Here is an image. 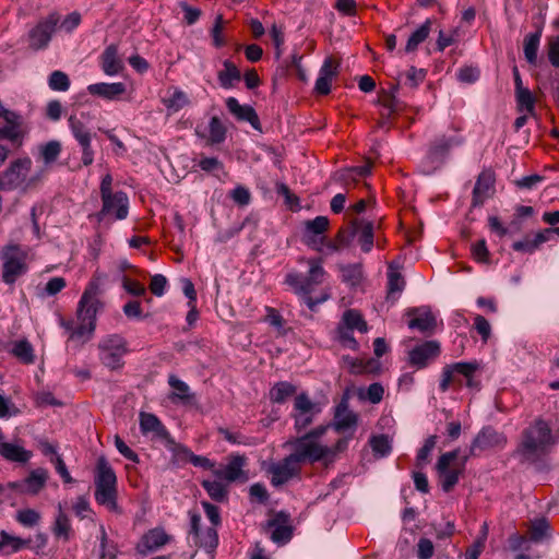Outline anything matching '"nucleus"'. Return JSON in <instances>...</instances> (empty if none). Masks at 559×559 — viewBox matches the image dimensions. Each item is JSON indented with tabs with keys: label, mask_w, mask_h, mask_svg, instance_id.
<instances>
[{
	"label": "nucleus",
	"mask_w": 559,
	"mask_h": 559,
	"mask_svg": "<svg viewBox=\"0 0 559 559\" xmlns=\"http://www.w3.org/2000/svg\"><path fill=\"white\" fill-rule=\"evenodd\" d=\"M99 294L98 282L92 280L83 292L78 305V324L74 325L71 319L60 318V325L69 333V341L84 344L93 337L96 329V316L104 306Z\"/></svg>",
	"instance_id": "obj_1"
},
{
	"label": "nucleus",
	"mask_w": 559,
	"mask_h": 559,
	"mask_svg": "<svg viewBox=\"0 0 559 559\" xmlns=\"http://www.w3.org/2000/svg\"><path fill=\"white\" fill-rule=\"evenodd\" d=\"M306 262L309 266L307 275L290 272L286 275L285 283L289 285L296 294L302 296L308 308L313 311L318 305L330 298V293L322 290L318 298L311 296L314 287L324 282L326 272L322 266L323 261L320 258L307 259Z\"/></svg>",
	"instance_id": "obj_2"
},
{
	"label": "nucleus",
	"mask_w": 559,
	"mask_h": 559,
	"mask_svg": "<svg viewBox=\"0 0 559 559\" xmlns=\"http://www.w3.org/2000/svg\"><path fill=\"white\" fill-rule=\"evenodd\" d=\"M112 176L108 173L103 176L99 185L102 209L95 213V219L102 223L105 218L122 221L129 214V198L126 192L112 190Z\"/></svg>",
	"instance_id": "obj_3"
},
{
	"label": "nucleus",
	"mask_w": 559,
	"mask_h": 559,
	"mask_svg": "<svg viewBox=\"0 0 559 559\" xmlns=\"http://www.w3.org/2000/svg\"><path fill=\"white\" fill-rule=\"evenodd\" d=\"M549 424L543 418H536L522 431L518 452L526 460H536L552 443Z\"/></svg>",
	"instance_id": "obj_4"
},
{
	"label": "nucleus",
	"mask_w": 559,
	"mask_h": 559,
	"mask_svg": "<svg viewBox=\"0 0 559 559\" xmlns=\"http://www.w3.org/2000/svg\"><path fill=\"white\" fill-rule=\"evenodd\" d=\"M356 238L360 249L368 253L374 245V226L373 223L366 219H352L346 226L341 227L332 242L328 245L333 250L349 246L352 240Z\"/></svg>",
	"instance_id": "obj_5"
},
{
	"label": "nucleus",
	"mask_w": 559,
	"mask_h": 559,
	"mask_svg": "<svg viewBox=\"0 0 559 559\" xmlns=\"http://www.w3.org/2000/svg\"><path fill=\"white\" fill-rule=\"evenodd\" d=\"M95 500L110 510L117 509V476L108 461L100 456L95 467Z\"/></svg>",
	"instance_id": "obj_6"
},
{
	"label": "nucleus",
	"mask_w": 559,
	"mask_h": 559,
	"mask_svg": "<svg viewBox=\"0 0 559 559\" xmlns=\"http://www.w3.org/2000/svg\"><path fill=\"white\" fill-rule=\"evenodd\" d=\"M479 370V364L474 361H460L445 365L442 369L439 390L447 392L451 386L461 389L464 384L472 389L479 390L480 381L475 379V373Z\"/></svg>",
	"instance_id": "obj_7"
},
{
	"label": "nucleus",
	"mask_w": 559,
	"mask_h": 559,
	"mask_svg": "<svg viewBox=\"0 0 559 559\" xmlns=\"http://www.w3.org/2000/svg\"><path fill=\"white\" fill-rule=\"evenodd\" d=\"M285 445L293 449L290 453L302 465L304 463H317L328 460L332 450L328 445L321 444L317 440H312L310 436H301L288 440Z\"/></svg>",
	"instance_id": "obj_8"
},
{
	"label": "nucleus",
	"mask_w": 559,
	"mask_h": 559,
	"mask_svg": "<svg viewBox=\"0 0 559 559\" xmlns=\"http://www.w3.org/2000/svg\"><path fill=\"white\" fill-rule=\"evenodd\" d=\"M99 359L104 366L111 370L123 366V356L129 353L128 341L120 334H109L98 343Z\"/></svg>",
	"instance_id": "obj_9"
},
{
	"label": "nucleus",
	"mask_w": 559,
	"mask_h": 559,
	"mask_svg": "<svg viewBox=\"0 0 559 559\" xmlns=\"http://www.w3.org/2000/svg\"><path fill=\"white\" fill-rule=\"evenodd\" d=\"M27 253L19 245H8L1 249L2 281L14 284L27 271Z\"/></svg>",
	"instance_id": "obj_10"
},
{
	"label": "nucleus",
	"mask_w": 559,
	"mask_h": 559,
	"mask_svg": "<svg viewBox=\"0 0 559 559\" xmlns=\"http://www.w3.org/2000/svg\"><path fill=\"white\" fill-rule=\"evenodd\" d=\"M457 457L459 450H453L441 454L437 462L436 469L440 486L444 492L452 491L464 473L465 460L459 463Z\"/></svg>",
	"instance_id": "obj_11"
},
{
	"label": "nucleus",
	"mask_w": 559,
	"mask_h": 559,
	"mask_svg": "<svg viewBox=\"0 0 559 559\" xmlns=\"http://www.w3.org/2000/svg\"><path fill=\"white\" fill-rule=\"evenodd\" d=\"M0 118L5 121V126L0 128V140H8L15 147H21L27 134L22 116L5 108L0 100Z\"/></svg>",
	"instance_id": "obj_12"
},
{
	"label": "nucleus",
	"mask_w": 559,
	"mask_h": 559,
	"mask_svg": "<svg viewBox=\"0 0 559 559\" xmlns=\"http://www.w3.org/2000/svg\"><path fill=\"white\" fill-rule=\"evenodd\" d=\"M321 412L320 406L312 402L306 393L295 397L292 417L298 432L305 430L313 423L314 417Z\"/></svg>",
	"instance_id": "obj_13"
},
{
	"label": "nucleus",
	"mask_w": 559,
	"mask_h": 559,
	"mask_svg": "<svg viewBox=\"0 0 559 559\" xmlns=\"http://www.w3.org/2000/svg\"><path fill=\"white\" fill-rule=\"evenodd\" d=\"M271 476L273 486L278 487L293 478L299 477L301 473V464L292 454L285 456L283 460L272 463L266 469Z\"/></svg>",
	"instance_id": "obj_14"
},
{
	"label": "nucleus",
	"mask_w": 559,
	"mask_h": 559,
	"mask_svg": "<svg viewBox=\"0 0 559 559\" xmlns=\"http://www.w3.org/2000/svg\"><path fill=\"white\" fill-rule=\"evenodd\" d=\"M508 442L503 432L496 430L491 426L484 427L475 437L471 444V455H478L481 452L502 449Z\"/></svg>",
	"instance_id": "obj_15"
},
{
	"label": "nucleus",
	"mask_w": 559,
	"mask_h": 559,
	"mask_svg": "<svg viewBox=\"0 0 559 559\" xmlns=\"http://www.w3.org/2000/svg\"><path fill=\"white\" fill-rule=\"evenodd\" d=\"M32 167L29 157H22L10 163L8 168L0 175V188L13 189L20 186Z\"/></svg>",
	"instance_id": "obj_16"
},
{
	"label": "nucleus",
	"mask_w": 559,
	"mask_h": 559,
	"mask_svg": "<svg viewBox=\"0 0 559 559\" xmlns=\"http://www.w3.org/2000/svg\"><path fill=\"white\" fill-rule=\"evenodd\" d=\"M440 353L441 347L438 341H425L409 350L408 362L416 369H423L436 360Z\"/></svg>",
	"instance_id": "obj_17"
},
{
	"label": "nucleus",
	"mask_w": 559,
	"mask_h": 559,
	"mask_svg": "<svg viewBox=\"0 0 559 559\" xmlns=\"http://www.w3.org/2000/svg\"><path fill=\"white\" fill-rule=\"evenodd\" d=\"M263 530L265 532H270V538L278 545L288 543L293 536L289 515L284 512H278L269 519L264 524Z\"/></svg>",
	"instance_id": "obj_18"
},
{
	"label": "nucleus",
	"mask_w": 559,
	"mask_h": 559,
	"mask_svg": "<svg viewBox=\"0 0 559 559\" xmlns=\"http://www.w3.org/2000/svg\"><path fill=\"white\" fill-rule=\"evenodd\" d=\"M59 22V16L56 13H51L47 19L40 21L29 32V46L33 49H41L46 47L51 38V34Z\"/></svg>",
	"instance_id": "obj_19"
},
{
	"label": "nucleus",
	"mask_w": 559,
	"mask_h": 559,
	"mask_svg": "<svg viewBox=\"0 0 559 559\" xmlns=\"http://www.w3.org/2000/svg\"><path fill=\"white\" fill-rule=\"evenodd\" d=\"M69 126L73 136L82 147V163L88 166L94 160V152L91 146V133L86 130L85 124L74 116L69 118Z\"/></svg>",
	"instance_id": "obj_20"
},
{
	"label": "nucleus",
	"mask_w": 559,
	"mask_h": 559,
	"mask_svg": "<svg viewBox=\"0 0 559 559\" xmlns=\"http://www.w3.org/2000/svg\"><path fill=\"white\" fill-rule=\"evenodd\" d=\"M493 183H495V175L490 170L481 171L476 180L473 198H472V206L477 207L481 206L487 199H489L493 193Z\"/></svg>",
	"instance_id": "obj_21"
},
{
	"label": "nucleus",
	"mask_w": 559,
	"mask_h": 559,
	"mask_svg": "<svg viewBox=\"0 0 559 559\" xmlns=\"http://www.w3.org/2000/svg\"><path fill=\"white\" fill-rule=\"evenodd\" d=\"M245 464L246 457L243 455H231L228 463L224 467L214 469V475L217 478L224 479L228 483L246 480L247 477L242 469Z\"/></svg>",
	"instance_id": "obj_22"
},
{
	"label": "nucleus",
	"mask_w": 559,
	"mask_h": 559,
	"mask_svg": "<svg viewBox=\"0 0 559 559\" xmlns=\"http://www.w3.org/2000/svg\"><path fill=\"white\" fill-rule=\"evenodd\" d=\"M226 107L237 120L248 121L255 130H261L260 119L253 107L240 105L235 97L226 99Z\"/></svg>",
	"instance_id": "obj_23"
},
{
	"label": "nucleus",
	"mask_w": 559,
	"mask_h": 559,
	"mask_svg": "<svg viewBox=\"0 0 559 559\" xmlns=\"http://www.w3.org/2000/svg\"><path fill=\"white\" fill-rule=\"evenodd\" d=\"M407 316L412 317L408 321L409 329H416L421 333L432 332L436 329V317L428 309H411Z\"/></svg>",
	"instance_id": "obj_24"
},
{
	"label": "nucleus",
	"mask_w": 559,
	"mask_h": 559,
	"mask_svg": "<svg viewBox=\"0 0 559 559\" xmlns=\"http://www.w3.org/2000/svg\"><path fill=\"white\" fill-rule=\"evenodd\" d=\"M87 91L93 96H98L107 100H117L126 93L127 86L122 82H102L88 85Z\"/></svg>",
	"instance_id": "obj_25"
},
{
	"label": "nucleus",
	"mask_w": 559,
	"mask_h": 559,
	"mask_svg": "<svg viewBox=\"0 0 559 559\" xmlns=\"http://www.w3.org/2000/svg\"><path fill=\"white\" fill-rule=\"evenodd\" d=\"M102 69L105 74L114 76L123 70V62L118 56V47L114 44L105 48L100 57Z\"/></svg>",
	"instance_id": "obj_26"
},
{
	"label": "nucleus",
	"mask_w": 559,
	"mask_h": 559,
	"mask_svg": "<svg viewBox=\"0 0 559 559\" xmlns=\"http://www.w3.org/2000/svg\"><path fill=\"white\" fill-rule=\"evenodd\" d=\"M173 540L163 527H155L147 531L141 538L139 548L144 547L145 551H154Z\"/></svg>",
	"instance_id": "obj_27"
},
{
	"label": "nucleus",
	"mask_w": 559,
	"mask_h": 559,
	"mask_svg": "<svg viewBox=\"0 0 559 559\" xmlns=\"http://www.w3.org/2000/svg\"><path fill=\"white\" fill-rule=\"evenodd\" d=\"M51 532L56 539L67 543L74 536V531L69 516L63 512L59 504V512L51 525Z\"/></svg>",
	"instance_id": "obj_28"
},
{
	"label": "nucleus",
	"mask_w": 559,
	"mask_h": 559,
	"mask_svg": "<svg viewBox=\"0 0 559 559\" xmlns=\"http://www.w3.org/2000/svg\"><path fill=\"white\" fill-rule=\"evenodd\" d=\"M140 429L142 433H154L156 437L166 438L168 431L158 417L151 413H140Z\"/></svg>",
	"instance_id": "obj_29"
},
{
	"label": "nucleus",
	"mask_w": 559,
	"mask_h": 559,
	"mask_svg": "<svg viewBox=\"0 0 559 559\" xmlns=\"http://www.w3.org/2000/svg\"><path fill=\"white\" fill-rule=\"evenodd\" d=\"M338 324L348 330L358 331L360 333H366L368 331V324L361 312L357 309L345 310Z\"/></svg>",
	"instance_id": "obj_30"
},
{
	"label": "nucleus",
	"mask_w": 559,
	"mask_h": 559,
	"mask_svg": "<svg viewBox=\"0 0 559 559\" xmlns=\"http://www.w3.org/2000/svg\"><path fill=\"white\" fill-rule=\"evenodd\" d=\"M542 38V28L537 29L534 33H530L524 37L523 40V52L525 60L531 66H536L538 61V49Z\"/></svg>",
	"instance_id": "obj_31"
},
{
	"label": "nucleus",
	"mask_w": 559,
	"mask_h": 559,
	"mask_svg": "<svg viewBox=\"0 0 559 559\" xmlns=\"http://www.w3.org/2000/svg\"><path fill=\"white\" fill-rule=\"evenodd\" d=\"M358 416L347 409V405L341 403L335 413V423H334V429L337 432H343L346 429L353 428L357 425Z\"/></svg>",
	"instance_id": "obj_32"
},
{
	"label": "nucleus",
	"mask_w": 559,
	"mask_h": 559,
	"mask_svg": "<svg viewBox=\"0 0 559 559\" xmlns=\"http://www.w3.org/2000/svg\"><path fill=\"white\" fill-rule=\"evenodd\" d=\"M223 67L224 69L217 73V80L223 88L228 90L234 87L235 82L240 81L241 73L237 66L230 60H225Z\"/></svg>",
	"instance_id": "obj_33"
},
{
	"label": "nucleus",
	"mask_w": 559,
	"mask_h": 559,
	"mask_svg": "<svg viewBox=\"0 0 559 559\" xmlns=\"http://www.w3.org/2000/svg\"><path fill=\"white\" fill-rule=\"evenodd\" d=\"M0 454L5 460L17 463H26L32 456V453L23 447L10 442L0 443Z\"/></svg>",
	"instance_id": "obj_34"
},
{
	"label": "nucleus",
	"mask_w": 559,
	"mask_h": 559,
	"mask_svg": "<svg viewBox=\"0 0 559 559\" xmlns=\"http://www.w3.org/2000/svg\"><path fill=\"white\" fill-rule=\"evenodd\" d=\"M31 540L23 539L17 536H12L5 531L0 532V554L3 552L5 555L17 552L23 548L28 547Z\"/></svg>",
	"instance_id": "obj_35"
},
{
	"label": "nucleus",
	"mask_w": 559,
	"mask_h": 559,
	"mask_svg": "<svg viewBox=\"0 0 559 559\" xmlns=\"http://www.w3.org/2000/svg\"><path fill=\"white\" fill-rule=\"evenodd\" d=\"M405 278L392 263L389 265L388 272V299H396V295H400L405 288Z\"/></svg>",
	"instance_id": "obj_36"
},
{
	"label": "nucleus",
	"mask_w": 559,
	"mask_h": 559,
	"mask_svg": "<svg viewBox=\"0 0 559 559\" xmlns=\"http://www.w3.org/2000/svg\"><path fill=\"white\" fill-rule=\"evenodd\" d=\"M297 392V388L287 381H281L275 383L270 390V400L273 403L282 404L286 402L287 399L295 395Z\"/></svg>",
	"instance_id": "obj_37"
},
{
	"label": "nucleus",
	"mask_w": 559,
	"mask_h": 559,
	"mask_svg": "<svg viewBox=\"0 0 559 559\" xmlns=\"http://www.w3.org/2000/svg\"><path fill=\"white\" fill-rule=\"evenodd\" d=\"M371 167L369 165L358 166L349 169H343L334 175V180L345 186L356 181V177H365L369 175Z\"/></svg>",
	"instance_id": "obj_38"
},
{
	"label": "nucleus",
	"mask_w": 559,
	"mask_h": 559,
	"mask_svg": "<svg viewBox=\"0 0 559 559\" xmlns=\"http://www.w3.org/2000/svg\"><path fill=\"white\" fill-rule=\"evenodd\" d=\"M12 355L25 365L34 364L35 355L32 344L27 340H20L13 344Z\"/></svg>",
	"instance_id": "obj_39"
},
{
	"label": "nucleus",
	"mask_w": 559,
	"mask_h": 559,
	"mask_svg": "<svg viewBox=\"0 0 559 559\" xmlns=\"http://www.w3.org/2000/svg\"><path fill=\"white\" fill-rule=\"evenodd\" d=\"M549 536V524L546 519H536L528 523L527 538L533 543H540Z\"/></svg>",
	"instance_id": "obj_40"
},
{
	"label": "nucleus",
	"mask_w": 559,
	"mask_h": 559,
	"mask_svg": "<svg viewBox=\"0 0 559 559\" xmlns=\"http://www.w3.org/2000/svg\"><path fill=\"white\" fill-rule=\"evenodd\" d=\"M431 21L427 20L414 33H412L405 46L406 52L415 51L418 45L424 43L428 38L431 31Z\"/></svg>",
	"instance_id": "obj_41"
},
{
	"label": "nucleus",
	"mask_w": 559,
	"mask_h": 559,
	"mask_svg": "<svg viewBox=\"0 0 559 559\" xmlns=\"http://www.w3.org/2000/svg\"><path fill=\"white\" fill-rule=\"evenodd\" d=\"M547 241V237L544 236L543 230L538 231L533 238L525 237V239L521 241H515L512 245L514 251L532 253L534 252L542 243Z\"/></svg>",
	"instance_id": "obj_42"
},
{
	"label": "nucleus",
	"mask_w": 559,
	"mask_h": 559,
	"mask_svg": "<svg viewBox=\"0 0 559 559\" xmlns=\"http://www.w3.org/2000/svg\"><path fill=\"white\" fill-rule=\"evenodd\" d=\"M464 143L463 136L447 138L444 135L435 140L430 151L433 155H443L450 151L452 146H459Z\"/></svg>",
	"instance_id": "obj_43"
},
{
	"label": "nucleus",
	"mask_w": 559,
	"mask_h": 559,
	"mask_svg": "<svg viewBox=\"0 0 559 559\" xmlns=\"http://www.w3.org/2000/svg\"><path fill=\"white\" fill-rule=\"evenodd\" d=\"M168 384L174 390L173 396L175 399H178L182 402H190L194 397V394L190 393L189 385L186 382L178 379L176 376H169Z\"/></svg>",
	"instance_id": "obj_44"
},
{
	"label": "nucleus",
	"mask_w": 559,
	"mask_h": 559,
	"mask_svg": "<svg viewBox=\"0 0 559 559\" xmlns=\"http://www.w3.org/2000/svg\"><path fill=\"white\" fill-rule=\"evenodd\" d=\"M162 103L168 110L176 112L189 104V98L185 92L175 88L168 97L162 99Z\"/></svg>",
	"instance_id": "obj_45"
},
{
	"label": "nucleus",
	"mask_w": 559,
	"mask_h": 559,
	"mask_svg": "<svg viewBox=\"0 0 559 559\" xmlns=\"http://www.w3.org/2000/svg\"><path fill=\"white\" fill-rule=\"evenodd\" d=\"M343 282L352 287L358 286L364 277L361 264H350L341 269Z\"/></svg>",
	"instance_id": "obj_46"
},
{
	"label": "nucleus",
	"mask_w": 559,
	"mask_h": 559,
	"mask_svg": "<svg viewBox=\"0 0 559 559\" xmlns=\"http://www.w3.org/2000/svg\"><path fill=\"white\" fill-rule=\"evenodd\" d=\"M100 551L99 559H116L118 555L117 545L108 539L104 525H100Z\"/></svg>",
	"instance_id": "obj_47"
},
{
	"label": "nucleus",
	"mask_w": 559,
	"mask_h": 559,
	"mask_svg": "<svg viewBox=\"0 0 559 559\" xmlns=\"http://www.w3.org/2000/svg\"><path fill=\"white\" fill-rule=\"evenodd\" d=\"M369 443L376 456L383 457L392 451L391 440L386 435L373 436Z\"/></svg>",
	"instance_id": "obj_48"
},
{
	"label": "nucleus",
	"mask_w": 559,
	"mask_h": 559,
	"mask_svg": "<svg viewBox=\"0 0 559 559\" xmlns=\"http://www.w3.org/2000/svg\"><path fill=\"white\" fill-rule=\"evenodd\" d=\"M197 538L195 544L210 552L214 551L218 545V534L214 526L207 527L203 533H200Z\"/></svg>",
	"instance_id": "obj_49"
},
{
	"label": "nucleus",
	"mask_w": 559,
	"mask_h": 559,
	"mask_svg": "<svg viewBox=\"0 0 559 559\" xmlns=\"http://www.w3.org/2000/svg\"><path fill=\"white\" fill-rule=\"evenodd\" d=\"M47 478V471L43 468L33 471L25 480L28 491L32 493H37L40 491L44 488Z\"/></svg>",
	"instance_id": "obj_50"
},
{
	"label": "nucleus",
	"mask_w": 559,
	"mask_h": 559,
	"mask_svg": "<svg viewBox=\"0 0 559 559\" xmlns=\"http://www.w3.org/2000/svg\"><path fill=\"white\" fill-rule=\"evenodd\" d=\"M209 133V142L211 144H219L225 141L226 128L218 117L214 116L211 118Z\"/></svg>",
	"instance_id": "obj_51"
},
{
	"label": "nucleus",
	"mask_w": 559,
	"mask_h": 559,
	"mask_svg": "<svg viewBox=\"0 0 559 559\" xmlns=\"http://www.w3.org/2000/svg\"><path fill=\"white\" fill-rule=\"evenodd\" d=\"M202 487L206 490L209 496L217 502L224 501L227 497V488L219 480H203Z\"/></svg>",
	"instance_id": "obj_52"
},
{
	"label": "nucleus",
	"mask_w": 559,
	"mask_h": 559,
	"mask_svg": "<svg viewBox=\"0 0 559 559\" xmlns=\"http://www.w3.org/2000/svg\"><path fill=\"white\" fill-rule=\"evenodd\" d=\"M305 230L304 233L307 235L317 234L323 235L328 231L330 226V221L326 216H317L313 219H309L305 222Z\"/></svg>",
	"instance_id": "obj_53"
},
{
	"label": "nucleus",
	"mask_w": 559,
	"mask_h": 559,
	"mask_svg": "<svg viewBox=\"0 0 559 559\" xmlns=\"http://www.w3.org/2000/svg\"><path fill=\"white\" fill-rule=\"evenodd\" d=\"M16 521L25 527H34L38 525L41 520V515L34 509H21L16 512Z\"/></svg>",
	"instance_id": "obj_54"
},
{
	"label": "nucleus",
	"mask_w": 559,
	"mask_h": 559,
	"mask_svg": "<svg viewBox=\"0 0 559 559\" xmlns=\"http://www.w3.org/2000/svg\"><path fill=\"white\" fill-rule=\"evenodd\" d=\"M518 109L520 111L526 110L528 114H534L535 98L528 88H523L515 92Z\"/></svg>",
	"instance_id": "obj_55"
},
{
	"label": "nucleus",
	"mask_w": 559,
	"mask_h": 559,
	"mask_svg": "<svg viewBox=\"0 0 559 559\" xmlns=\"http://www.w3.org/2000/svg\"><path fill=\"white\" fill-rule=\"evenodd\" d=\"M48 85L52 91L66 92L70 87V79L64 72L56 70L49 75Z\"/></svg>",
	"instance_id": "obj_56"
},
{
	"label": "nucleus",
	"mask_w": 559,
	"mask_h": 559,
	"mask_svg": "<svg viewBox=\"0 0 559 559\" xmlns=\"http://www.w3.org/2000/svg\"><path fill=\"white\" fill-rule=\"evenodd\" d=\"M546 55L549 63L559 69V35L549 36L546 43Z\"/></svg>",
	"instance_id": "obj_57"
},
{
	"label": "nucleus",
	"mask_w": 559,
	"mask_h": 559,
	"mask_svg": "<svg viewBox=\"0 0 559 559\" xmlns=\"http://www.w3.org/2000/svg\"><path fill=\"white\" fill-rule=\"evenodd\" d=\"M353 330H348L341 324H337L336 335L337 341L344 346L353 350H357L359 348V344L353 335Z\"/></svg>",
	"instance_id": "obj_58"
},
{
	"label": "nucleus",
	"mask_w": 559,
	"mask_h": 559,
	"mask_svg": "<svg viewBox=\"0 0 559 559\" xmlns=\"http://www.w3.org/2000/svg\"><path fill=\"white\" fill-rule=\"evenodd\" d=\"M437 444V436H430L426 439L424 445L418 450L416 456V464L419 467H423L429 459L431 451L435 449Z\"/></svg>",
	"instance_id": "obj_59"
},
{
	"label": "nucleus",
	"mask_w": 559,
	"mask_h": 559,
	"mask_svg": "<svg viewBox=\"0 0 559 559\" xmlns=\"http://www.w3.org/2000/svg\"><path fill=\"white\" fill-rule=\"evenodd\" d=\"M60 152L61 144L58 141H50L41 147L40 155L46 164H51L58 158Z\"/></svg>",
	"instance_id": "obj_60"
},
{
	"label": "nucleus",
	"mask_w": 559,
	"mask_h": 559,
	"mask_svg": "<svg viewBox=\"0 0 559 559\" xmlns=\"http://www.w3.org/2000/svg\"><path fill=\"white\" fill-rule=\"evenodd\" d=\"M338 69L340 61L333 57H328L320 69L319 75L333 81L338 74Z\"/></svg>",
	"instance_id": "obj_61"
},
{
	"label": "nucleus",
	"mask_w": 559,
	"mask_h": 559,
	"mask_svg": "<svg viewBox=\"0 0 559 559\" xmlns=\"http://www.w3.org/2000/svg\"><path fill=\"white\" fill-rule=\"evenodd\" d=\"M223 25H224L223 16L222 15H217L216 19H215L214 26H213L212 32H211V35H212V38H213V45L216 48H221V47L226 45V39L223 36Z\"/></svg>",
	"instance_id": "obj_62"
},
{
	"label": "nucleus",
	"mask_w": 559,
	"mask_h": 559,
	"mask_svg": "<svg viewBox=\"0 0 559 559\" xmlns=\"http://www.w3.org/2000/svg\"><path fill=\"white\" fill-rule=\"evenodd\" d=\"M472 255L477 262L486 263L489 261V251L484 239L472 245Z\"/></svg>",
	"instance_id": "obj_63"
},
{
	"label": "nucleus",
	"mask_w": 559,
	"mask_h": 559,
	"mask_svg": "<svg viewBox=\"0 0 559 559\" xmlns=\"http://www.w3.org/2000/svg\"><path fill=\"white\" fill-rule=\"evenodd\" d=\"M474 328L477 333L481 336V340L486 343L491 334V326L487 319L483 316L477 314L474 318Z\"/></svg>",
	"instance_id": "obj_64"
}]
</instances>
